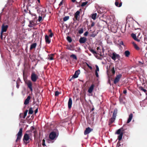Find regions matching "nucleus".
Returning <instances> with one entry per match:
<instances>
[{"label":"nucleus","instance_id":"nucleus-1","mask_svg":"<svg viewBox=\"0 0 147 147\" xmlns=\"http://www.w3.org/2000/svg\"><path fill=\"white\" fill-rule=\"evenodd\" d=\"M125 125H124L122 127L118 129L115 132V134H116L119 135L118 136V139L119 141L117 144V147H122V146H121L120 144L121 142L120 141L122 138L124 131L127 129V128H125Z\"/></svg>","mask_w":147,"mask_h":147},{"label":"nucleus","instance_id":"nucleus-2","mask_svg":"<svg viewBox=\"0 0 147 147\" xmlns=\"http://www.w3.org/2000/svg\"><path fill=\"white\" fill-rule=\"evenodd\" d=\"M117 112V109H114L112 117L109 119V125H110L115 121Z\"/></svg>","mask_w":147,"mask_h":147},{"label":"nucleus","instance_id":"nucleus-3","mask_svg":"<svg viewBox=\"0 0 147 147\" xmlns=\"http://www.w3.org/2000/svg\"><path fill=\"white\" fill-rule=\"evenodd\" d=\"M38 3L37 4V5L35 7V9H36L38 13L40 14L41 13L44 12V10L45 8L42 7L40 4V0H37Z\"/></svg>","mask_w":147,"mask_h":147},{"label":"nucleus","instance_id":"nucleus-4","mask_svg":"<svg viewBox=\"0 0 147 147\" xmlns=\"http://www.w3.org/2000/svg\"><path fill=\"white\" fill-rule=\"evenodd\" d=\"M31 136L30 134H28L27 133H25L24 134L23 138V140L25 143L27 144L29 142V140L31 139Z\"/></svg>","mask_w":147,"mask_h":147},{"label":"nucleus","instance_id":"nucleus-5","mask_svg":"<svg viewBox=\"0 0 147 147\" xmlns=\"http://www.w3.org/2000/svg\"><path fill=\"white\" fill-rule=\"evenodd\" d=\"M22 129L21 128L20 129V130L17 134V138L16 140V142H17L19 140H20L21 138L22 133Z\"/></svg>","mask_w":147,"mask_h":147},{"label":"nucleus","instance_id":"nucleus-6","mask_svg":"<svg viewBox=\"0 0 147 147\" xmlns=\"http://www.w3.org/2000/svg\"><path fill=\"white\" fill-rule=\"evenodd\" d=\"M38 78V76L34 72H32L31 75V79L33 82H35Z\"/></svg>","mask_w":147,"mask_h":147},{"label":"nucleus","instance_id":"nucleus-7","mask_svg":"<svg viewBox=\"0 0 147 147\" xmlns=\"http://www.w3.org/2000/svg\"><path fill=\"white\" fill-rule=\"evenodd\" d=\"M80 71L79 69L76 71L72 78L70 79L69 81H71L72 79L76 78L78 77V75L80 74Z\"/></svg>","mask_w":147,"mask_h":147},{"label":"nucleus","instance_id":"nucleus-8","mask_svg":"<svg viewBox=\"0 0 147 147\" xmlns=\"http://www.w3.org/2000/svg\"><path fill=\"white\" fill-rule=\"evenodd\" d=\"M121 76L122 75L121 74L117 76L114 81V84H116L119 81L120 79L121 78Z\"/></svg>","mask_w":147,"mask_h":147},{"label":"nucleus","instance_id":"nucleus-9","mask_svg":"<svg viewBox=\"0 0 147 147\" xmlns=\"http://www.w3.org/2000/svg\"><path fill=\"white\" fill-rule=\"evenodd\" d=\"M39 14L38 19V22H40L42 20V18H44L45 16V12H42Z\"/></svg>","mask_w":147,"mask_h":147},{"label":"nucleus","instance_id":"nucleus-10","mask_svg":"<svg viewBox=\"0 0 147 147\" xmlns=\"http://www.w3.org/2000/svg\"><path fill=\"white\" fill-rule=\"evenodd\" d=\"M122 2L121 0H116L115 2V5L116 6L118 7H121L122 5Z\"/></svg>","mask_w":147,"mask_h":147},{"label":"nucleus","instance_id":"nucleus-11","mask_svg":"<svg viewBox=\"0 0 147 147\" xmlns=\"http://www.w3.org/2000/svg\"><path fill=\"white\" fill-rule=\"evenodd\" d=\"M56 134L54 132H51L49 135V138L51 140L54 139L56 137Z\"/></svg>","mask_w":147,"mask_h":147},{"label":"nucleus","instance_id":"nucleus-12","mask_svg":"<svg viewBox=\"0 0 147 147\" xmlns=\"http://www.w3.org/2000/svg\"><path fill=\"white\" fill-rule=\"evenodd\" d=\"M28 87L30 89V90L32 92L33 89L32 88V83L30 80L28 81L26 83Z\"/></svg>","mask_w":147,"mask_h":147},{"label":"nucleus","instance_id":"nucleus-13","mask_svg":"<svg viewBox=\"0 0 147 147\" xmlns=\"http://www.w3.org/2000/svg\"><path fill=\"white\" fill-rule=\"evenodd\" d=\"M93 129H91L89 127L87 128L84 131V134L85 135H87L89 134L90 132L92 131Z\"/></svg>","mask_w":147,"mask_h":147},{"label":"nucleus","instance_id":"nucleus-14","mask_svg":"<svg viewBox=\"0 0 147 147\" xmlns=\"http://www.w3.org/2000/svg\"><path fill=\"white\" fill-rule=\"evenodd\" d=\"M127 24L128 25V27L129 28H134V27L133 24V21L129 22L128 24L127 23H126V24L125 25V28H126Z\"/></svg>","mask_w":147,"mask_h":147},{"label":"nucleus","instance_id":"nucleus-15","mask_svg":"<svg viewBox=\"0 0 147 147\" xmlns=\"http://www.w3.org/2000/svg\"><path fill=\"white\" fill-rule=\"evenodd\" d=\"M80 13V12L79 11H77L74 14V20H78V18H79Z\"/></svg>","mask_w":147,"mask_h":147},{"label":"nucleus","instance_id":"nucleus-16","mask_svg":"<svg viewBox=\"0 0 147 147\" xmlns=\"http://www.w3.org/2000/svg\"><path fill=\"white\" fill-rule=\"evenodd\" d=\"M94 85L92 84L89 88L88 90V92L89 93H91L92 92L94 88Z\"/></svg>","mask_w":147,"mask_h":147},{"label":"nucleus","instance_id":"nucleus-17","mask_svg":"<svg viewBox=\"0 0 147 147\" xmlns=\"http://www.w3.org/2000/svg\"><path fill=\"white\" fill-rule=\"evenodd\" d=\"M45 39L46 43L49 44L51 42V40L49 39L48 36L46 35L45 36Z\"/></svg>","mask_w":147,"mask_h":147},{"label":"nucleus","instance_id":"nucleus-18","mask_svg":"<svg viewBox=\"0 0 147 147\" xmlns=\"http://www.w3.org/2000/svg\"><path fill=\"white\" fill-rule=\"evenodd\" d=\"M72 105V100L71 98H69L68 102V107L69 109H71Z\"/></svg>","mask_w":147,"mask_h":147},{"label":"nucleus","instance_id":"nucleus-19","mask_svg":"<svg viewBox=\"0 0 147 147\" xmlns=\"http://www.w3.org/2000/svg\"><path fill=\"white\" fill-rule=\"evenodd\" d=\"M131 36L135 40L137 41H138V42L140 41V40L136 38V35L135 34H134V33L131 34Z\"/></svg>","mask_w":147,"mask_h":147},{"label":"nucleus","instance_id":"nucleus-20","mask_svg":"<svg viewBox=\"0 0 147 147\" xmlns=\"http://www.w3.org/2000/svg\"><path fill=\"white\" fill-rule=\"evenodd\" d=\"M133 117V115L132 113H131L129 116V118L128 119V120L127 121V123H129L131 121Z\"/></svg>","mask_w":147,"mask_h":147},{"label":"nucleus","instance_id":"nucleus-21","mask_svg":"<svg viewBox=\"0 0 147 147\" xmlns=\"http://www.w3.org/2000/svg\"><path fill=\"white\" fill-rule=\"evenodd\" d=\"M30 96H28L27 98L25 100L24 104L25 105H27L28 104L30 100Z\"/></svg>","mask_w":147,"mask_h":147},{"label":"nucleus","instance_id":"nucleus-22","mask_svg":"<svg viewBox=\"0 0 147 147\" xmlns=\"http://www.w3.org/2000/svg\"><path fill=\"white\" fill-rule=\"evenodd\" d=\"M54 56L53 54H51L48 55L47 57V59L50 60H52L54 59L53 56Z\"/></svg>","mask_w":147,"mask_h":147},{"label":"nucleus","instance_id":"nucleus-23","mask_svg":"<svg viewBox=\"0 0 147 147\" xmlns=\"http://www.w3.org/2000/svg\"><path fill=\"white\" fill-rule=\"evenodd\" d=\"M7 28H2L1 31V38L2 39L3 38V33L4 32H5L7 31Z\"/></svg>","mask_w":147,"mask_h":147},{"label":"nucleus","instance_id":"nucleus-24","mask_svg":"<svg viewBox=\"0 0 147 147\" xmlns=\"http://www.w3.org/2000/svg\"><path fill=\"white\" fill-rule=\"evenodd\" d=\"M124 55L125 57H128L130 55V52L129 51H126L124 52Z\"/></svg>","mask_w":147,"mask_h":147},{"label":"nucleus","instance_id":"nucleus-25","mask_svg":"<svg viewBox=\"0 0 147 147\" xmlns=\"http://www.w3.org/2000/svg\"><path fill=\"white\" fill-rule=\"evenodd\" d=\"M37 44L36 43H34L30 45V50L35 48Z\"/></svg>","mask_w":147,"mask_h":147},{"label":"nucleus","instance_id":"nucleus-26","mask_svg":"<svg viewBox=\"0 0 147 147\" xmlns=\"http://www.w3.org/2000/svg\"><path fill=\"white\" fill-rule=\"evenodd\" d=\"M109 30H111V31L114 33H115L117 31V28H108Z\"/></svg>","mask_w":147,"mask_h":147},{"label":"nucleus","instance_id":"nucleus-27","mask_svg":"<svg viewBox=\"0 0 147 147\" xmlns=\"http://www.w3.org/2000/svg\"><path fill=\"white\" fill-rule=\"evenodd\" d=\"M29 13L34 18H36V16L35 13H33L30 11H29Z\"/></svg>","mask_w":147,"mask_h":147},{"label":"nucleus","instance_id":"nucleus-28","mask_svg":"<svg viewBox=\"0 0 147 147\" xmlns=\"http://www.w3.org/2000/svg\"><path fill=\"white\" fill-rule=\"evenodd\" d=\"M133 44L134 45V48L136 49L137 50H139L140 49L139 47L134 42H133Z\"/></svg>","mask_w":147,"mask_h":147},{"label":"nucleus","instance_id":"nucleus-29","mask_svg":"<svg viewBox=\"0 0 147 147\" xmlns=\"http://www.w3.org/2000/svg\"><path fill=\"white\" fill-rule=\"evenodd\" d=\"M111 58L114 61L116 60V54L115 53H113Z\"/></svg>","mask_w":147,"mask_h":147},{"label":"nucleus","instance_id":"nucleus-30","mask_svg":"<svg viewBox=\"0 0 147 147\" xmlns=\"http://www.w3.org/2000/svg\"><path fill=\"white\" fill-rule=\"evenodd\" d=\"M96 15L97 13H96L93 14L92 15V18L93 20H95L96 18Z\"/></svg>","mask_w":147,"mask_h":147},{"label":"nucleus","instance_id":"nucleus-31","mask_svg":"<svg viewBox=\"0 0 147 147\" xmlns=\"http://www.w3.org/2000/svg\"><path fill=\"white\" fill-rule=\"evenodd\" d=\"M67 41L69 42H71L72 41V39L71 37L68 36L67 37Z\"/></svg>","mask_w":147,"mask_h":147},{"label":"nucleus","instance_id":"nucleus-32","mask_svg":"<svg viewBox=\"0 0 147 147\" xmlns=\"http://www.w3.org/2000/svg\"><path fill=\"white\" fill-rule=\"evenodd\" d=\"M89 50L90 52H91L92 53L94 54H96V51H95L94 50L90 49H89Z\"/></svg>","mask_w":147,"mask_h":147},{"label":"nucleus","instance_id":"nucleus-33","mask_svg":"<svg viewBox=\"0 0 147 147\" xmlns=\"http://www.w3.org/2000/svg\"><path fill=\"white\" fill-rule=\"evenodd\" d=\"M70 57L73 58L74 59H75L76 60L77 59V58L76 56L74 54H72L71 55Z\"/></svg>","mask_w":147,"mask_h":147},{"label":"nucleus","instance_id":"nucleus-34","mask_svg":"<svg viewBox=\"0 0 147 147\" xmlns=\"http://www.w3.org/2000/svg\"><path fill=\"white\" fill-rule=\"evenodd\" d=\"M33 113V111L32 110V108H31L29 109V110L28 114H32Z\"/></svg>","mask_w":147,"mask_h":147},{"label":"nucleus","instance_id":"nucleus-35","mask_svg":"<svg viewBox=\"0 0 147 147\" xmlns=\"http://www.w3.org/2000/svg\"><path fill=\"white\" fill-rule=\"evenodd\" d=\"M139 88H140V89L141 90L143 91L144 92H145L147 91V90H146V89H144L143 87H142V86L140 87Z\"/></svg>","mask_w":147,"mask_h":147},{"label":"nucleus","instance_id":"nucleus-36","mask_svg":"<svg viewBox=\"0 0 147 147\" xmlns=\"http://www.w3.org/2000/svg\"><path fill=\"white\" fill-rule=\"evenodd\" d=\"M69 17L68 16H67L63 18V21H66L69 19Z\"/></svg>","mask_w":147,"mask_h":147},{"label":"nucleus","instance_id":"nucleus-37","mask_svg":"<svg viewBox=\"0 0 147 147\" xmlns=\"http://www.w3.org/2000/svg\"><path fill=\"white\" fill-rule=\"evenodd\" d=\"M120 30L123 33L125 32L126 30V28H120Z\"/></svg>","mask_w":147,"mask_h":147},{"label":"nucleus","instance_id":"nucleus-38","mask_svg":"<svg viewBox=\"0 0 147 147\" xmlns=\"http://www.w3.org/2000/svg\"><path fill=\"white\" fill-rule=\"evenodd\" d=\"M111 71L113 74H114L115 73V70L114 67H113L111 70Z\"/></svg>","mask_w":147,"mask_h":147},{"label":"nucleus","instance_id":"nucleus-39","mask_svg":"<svg viewBox=\"0 0 147 147\" xmlns=\"http://www.w3.org/2000/svg\"><path fill=\"white\" fill-rule=\"evenodd\" d=\"M28 110L26 111L24 113V115L23 117V118H25L27 115Z\"/></svg>","mask_w":147,"mask_h":147},{"label":"nucleus","instance_id":"nucleus-40","mask_svg":"<svg viewBox=\"0 0 147 147\" xmlns=\"http://www.w3.org/2000/svg\"><path fill=\"white\" fill-rule=\"evenodd\" d=\"M59 94V92L58 91H56L55 93V96H57Z\"/></svg>","mask_w":147,"mask_h":147},{"label":"nucleus","instance_id":"nucleus-41","mask_svg":"<svg viewBox=\"0 0 147 147\" xmlns=\"http://www.w3.org/2000/svg\"><path fill=\"white\" fill-rule=\"evenodd\" d=\"M79 42L81 43H83V37H81L79 40Z\"/></svg>","mask_w":147,"mask_h":147},{"label":"nucleus","instance_id":"nucleus-42","mask_svg":"<svg viewBox=\"0 0 147 147\" xmlns=\"http://www.w3.org/2000/svg\"><path fill=\"white\" fill-rule=\"evenodd\" d=\"M96 69L95 70V71L97 72V71H99V67H98V65H96Z\"/></svg>","mask_w":147,"mask_h":147},{"label":"nucleus","instance_id":"nucleus-43","mask_svg":"<svg viewBox=\"0 0 147 147\" xmlns=\"http://www.w3.org/2000/svg\"><path fill=\"white\" fill-rule=\"evenodd\" d=\"M79 33L80 34L83 33V28H81V29L79 31Z\"/></svg>","mask_w":147,"mask_h":147},{"label":"nucleus","instance_id":"nucleus-44","mask_svg":"<svg viewBox=\"0 0 147 147\" xmlns=\"http://www.w3.org/2000/svg\"><path fill=\"white\" fill-rule=\"evenodd\" d=\"M53 33H50V34H49V35L48 36H49V37L51 38L53 37Z\"/></svg>","mask_w":147,"mask_h":147},{"label":"nucleus","instance_id":"nucleus-45","mask_svg":"<svg viewBox=\"0 0 147 147\" xmlns=\"http://www.w3.org/2000/svg\"><path fill=\"white\" fill-rule=\"evenodd\" d=\"M120 58V57L119 55L116 54V58H117L118 59H119Z\"/></svg>","mask_w":147,"mask_h":147},{"label":"nucleus","instance_id":"nucleus-46","mask_svg":"<svg viewBox=\"0 0 147 147\" xmlns=\"http://www.w3.org/2000/svg\"><path fill=\"white\" fill-rule=\"evenodd\" d=\"M42 145L44 146H45V140L44 139H43L42 141Z\"/></svg>","mask_w":147,"mask_h":147},{"label":"nucleus","instance_id":"nucleus-47","mask_svg":"<svg viewBox=\"0 0 147 147\" xmlns=\"http://www.w3.org/2000/svg\"><path fill=\"white\" fill-rule=\"evenodd\" d=\"M88 2L87 1H86L85 2H83V7L86 5L88 3Z\"/></svg>","mask_w":147,"mask_h":147},{"label":"nucleus","instance_id":"nucleus-48","mask_svg":"<svg viewBox=\"0 0 147 147\" xmlns=\"http://www.w3.org/2000/svg\"><path fill=\"white\" fill-rule=\"evenodd\" d=\"M88 32L86 31L84 34V35L85 36H87L88 35Z\"/></svg>","mask_w":147,"mask_h":147},{"label":"nucleus","instance_id":"nucleus-49","mask_svg":"<svg viewBox=\"0 0 147 147\" xmlns=\"http://www.w3.org/2000/svg\"><path fill=\"white\" fill-rule=\"evenodd\" d=\"M86 64L88 66V67L89 66H90V65H89L87 63H86V62H85V63H84L83 62V65H85V64Z\"/></svg>","mask_w":147,"mask_h":147},{"label":"nucleus","instance_id":"nucleus-50","mask_svg":"<svg viewBox=\"0 0 147 147\" xmlns=\"http://www.w3.org/2000/svg\"><path fill=\"white\" fill-rule=\"evenodd\" d=\"M63 0H62V1L60 2V3L59 4V6H61L63 5Z\"/></svg>","mask_w":147,"mask_h":147},{"label":"nucleus","instance_id":"nucleus-51","mask_svg":"<svg viewBox=\"0 0 147 147\" xmlns=\"http://www.w3.org/2000/svg\"><path fill=\"white\" fill-rule=\"evenodd\" d=\"M86 38L84 37H83V43H84L86 41Z\"/></svg>","mask_w":147,"mask_h":147},{"label":"nucleus","instance_id":"nucleus-52","mask_svg":"<svg viewBox=\"0 0 147 147\" xmlns=\"http://www.w3.org/2000/svg\"><path fill=\"white\" fill-rule=\"evenodd\" d=\"M95 75H96V76L97 77H98V73L97 72L95 71Z\"/></svg>","mask_w":147,"mask_h":147},{"label":"nucleus","instance_id":"nucleus-53","mask_svg":"<svg viewBox=\"0 0 147 147\" xmlns=\"http://www.w3.org/2000/svg\"><path fill=\"white\" fill-rule=\"evenodd\" d=\"M38 111V108H37L34 111V113L35 114Z\"/></svg>","mask_w":147,"mask_h":147},{"label":"nucleus","instance_id":"nucleus-54","mask_svg":"<svg viewBox=\"0 0 147 147\" xmlns=\"http://www.w3.org/2000/svg\"><path fill=\"white\" fill-rule=\"evenodd\" d=\"M8 26L7 25H6L5 26H4V25H3L2 26V28H8Z\"/></svg>","mask_w":147,"mask_h":147},{"label":"nucleus","instance_id":"nucleus-55","mask_svg":"<svg viewBox=\"0 0 147 147\" xmlns=\"http://www.w3.org/2000/svg\"><path fill=\"white\" fill-rule=\"evenodd\" d=\"M94 25V23L93 22H92L91 24V27H93Z\"/></svg>","mask_w":147,"mask_h":147},{"label":"nucleus","instance_id":"nucleus-56","mask_svg":"<svg viewBox=\"0 0 147 147\" xmlns=\"http://www.w3.org/2000/svg\"><path fill=\"white\" fill-rule=\"evenodd\" d=\"M127 90H125L123 91V93L124 94H126L127 93Z\"/></svg>","mask_w":147,"mask_h":147},{"label":"nucleus","instance_id":"nucleus-57","mask_svg":"<svg viewBox=\"0 0 147 147\" xmlns=\"http://www.w3.org/2000/svg\"><path fill=\"white\" fill-rule=\"evenodd\" d=\"M120 44L122 45H123V41H121L120 43Z\"/></svg>","mask_w":147,"mask_h":147},{"label":"nucleus","instance_id":"nucleus-58","mask_svg":"<svg viewBox=\"0 0 147 147\" xmlns=\"http://www.w3.org/2000/svg\"><path fill=\"white\" fill-rule=\"evenodd\" d=\"M95 36V35L94 34H91V36H92L93 37H94Z\"/></svg>","mask_w":147,"mask_h":147},{"label":"nucleus","instance_id":"nucleus-59","mask_svg":"<svg viewBox=\"0 0 147 147\" xmlns=\"http://www.w3.org/2000/svg\"><path fill=\"white\" fill-rule=\"evenodd\" d=\"M88 67L91 69V70H92V67L91 66H89Z\"/></svg>","mask_w":147,"mask_h":147},{"label":"nucleus","instance_id":"nucleus-60","mask_svg":"<svg viewBox=\"0 0 147 147\" xmlns=\"http://www.w3.org/2000/svg\"><path fill=\"white\" fill-rule=\"evenodd\" d=\"M16 87L17 88H18L19 87V85H18L17 84Z\"/></svg>","mask_w":147,"mask_h":147},{"label":"nucleus","instance_id":"nucleus-61","mask_svg":"<svg viewBox=\"0 0 147 147\" xmlns=\"http://www.w3.org/2000/svg\"><path fill=\"white\" fill-rule=\"evenodd\" d=\"M49 32H50V33H52V30H49Z\"/></svg>","mask_w":147,"mask_h":147},{"label":"nucleus","instance_id":"nucleus-62","mask_svg":"<svg viewBox=\"0 0 147 147\" xmlns=\"http://www.w3.org/2000/svg\"><path fill=\"white\" fill-rule=\"evenodd\" d=\"M97 50H98L99 49H100V48L99 47H97Z\"/></svg>","mask_w":147,"mask_h":147},{"label":"nucleus","instance_id":"nucleus-63","mask_svg":"<svg viewBox=\"0 0 147 147\" xmlns=\"http://www.w3.org/2000/svg\"><path fill=\"white\" fill-rule=\"evenodd\" d=\"M30 0H28V2L29 3H31V2H30Z\"/></svg>","mask_w":147,"mask_h":147},{"label":"nucleus","instance_id":"nucleus-64","mask_svg":"<svg viewBox=\"0 0 147 147\" xmlns=\"http://www.w3.org/2000/svg\"><path fill=\"white\" fill-rule=\"evenodd\" d=\"M76 0H71V1L73 2H74L76 1Z\"/></svg>","mask_w":147,"mask_h":147}]
</instances>
